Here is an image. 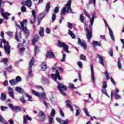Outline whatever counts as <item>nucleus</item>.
I'll return each mask as SVG.
<instances>
[{
    "label": "nucleus",
    "instance_id": "obj_52",
    "mask_svg": "<svg viewBox=\"0 0 124 124\" xmlns=\"http://www.w3.org/2000/svg\"><path fill=\"white\" fill-rule=\"evenodd\" d=\"M65 57H66V54H65L64 53H63L62 59L61 60V61L62 62H64V60H65Z\"/></svg>",
    "mask_w": 124,
    "mask_h": 124
},
{
    "label": "nucleus",
    "instance_id": "obj_14",
    "mask_svg": "<svg viewBox=\"0 0 124 124\" xmlns=\"http://www.w3.org/2000/svg\"><path fill=\"white\" fill-rule=\"evenodd\" d=\"M91 73L92 75V80L94 84H95V78H94V73L93 72V66L91 65Z\"/></svg>",
    "mask_w": 124,
    "mask_h": 124
},
{
    "label": "nucleus",
    "instance_id": "obj_46",
    "mask_svg": "<svg viewBox=\"0 0 124 124\" xmlns=\"http://www.w3.org/2000/svg\"><path fill=\"white\" fill-rule=\"evenodd\" d=\"M83 111L84 113H85V114L87 117H90V114H89V112H88V109L86 108H83Z\"/></svg>",
    "mask_w": 124,
    "mask_h": 124
},
{
    "label": "nucleus",
    "instance_id": "obj_19",
    "mask_svg": "<svg viewBox=\"0 0 124 124\" xmlns=\"http://www.w3.org/2000/svg\"><path fill=\"white\" fill-rule=\"evenodd\" d=\"M15 90L16 92H17V93H25L24 90L19 87H16Z\"/></svg>",
    "mask_w": 124,
    "mask_h": 124
},
{
    "label": "nucleus",
    "instance_id": "obj_34",
    "mask_svg": "<svg viewBox=\"0 0 124 124\" xmlns=\"http://www.w3.org/2000/svg\"><path fill=\"white\" fill-rule=\"evenodd\" d=\"M32 93H33V94H34V95H35V96H37L38 97H39V94L40 93L32 90Z\"/></svg>",
    "mask_w": 124,
    "mask_h": 124
},
{
    "label": "nucleus",
    "instance_id": "obj_1",
    "mask_svg": "<svg viewBox=\"0 0 124 124\" xmlns=\"http://www.w3.org/2000/svg\"><path fill=\"white\" fill-rule=\"evenodd\" d=\"M95 17V13L92 15V18L90 19V24L89 25V29L85 28V31L86 32V37L89 41H91V38L93 36V22H94V18Z\"/></svg>",
    "mask_w": 124,
    "mask_h": 124
},
{
    "label": "nucleus",
    "instance_id": "obj_29",
    "mask_svg": "<svg viewBox=\"0 0 124 124\" xmlns=\"http://www.w3.org/2000/svg\"><path fill=\"white\" fill-rule=\"evenodd\" d=\"M102 93L108 96V97L110 98V96H108V93H107V90H106V88H102Z\"/></svg>",
    "mask_w": 124,
    "mask_h": 124
},
{
    "label": "nucleus",
    "instance_id": "obj_54",
    "mask_svg": "<svg viewBox=\"0 0 124 124\" xmlns=\"http://www.w3.org/2000/svg\"><path fill=\"white\" fill-rule=\"evenodd\" d=\"M79 19L81 23H84V16H83V15H80Z\"/></svg>",
    "mask_w": 124,
    "mask_h": 124
},
{
    "label": "nucleus",
    "instance_id": "obj_30",
    "mask_svg": "<svg viewBox=\"0 0 124 124\" xmlns=\"http://www.w3.org/2000/svg\"><path fill=\"white\" fill-rule=\"evenodd\" d=\"M51 5L50 4V2H48L46 6V11L48 13L49 12V11L50 10V7Z\"/></svg>",
    "mask_w": 124,
    "mask_h": 124
},
{
    "label": "nucleus",
    "instance_id": "obj_12",
    "mask_svg": "<svg viewBox=\"0 0 124 124\" xmlns=\"http://www.w3.org/2000/svg\"><path fill=\"white\" fill-rule=\"evenodd\" d=\"M56 120L57 122L61 124H68V119H67L66 121L61 119V118H56Z\"/></svg>",
    "mask_w": 124,
    "mask_h": 124
},
{
    "label": "nucleus",
    "instance_id": "obj_43",
    "mask_svg": "<svg viewBox=\"0 0 124 124\" xmlns=\"http://www.w3.org/2000/svg\"><path fill=\"white\" fill-rule=\"evenodd\" d=\"M15 80L16 83H18V82H20V81H22V78H20V76H17V77H16Z\"/></svg>",
    "mask_w": 124,
    "mask_h": 124
},
{
    "label": "nucleus",
    "instance_id": "obj_4",
    "mask_svg": "<svg viewBox=\"0 0 124 124\" xmlns=\"http://www.w3.org/2000/svg\"><path fill=\"white\" fill-rule=\"evenodd\" d=\"M57 43V45L59 47V48H62V47L65 52L69 53V51H68V45H66L65 43H62L61 41L58 40Z\"/></svg>",
    "mask_w": 124,
    "mask_h": 124
},
{
    "label": "nucleus",
    "instance_id": "obj_61",
    "mask_svg": "<svg viewBox=\"0 0 124 124\" xmlns=\"http://www.w3.org/2000/svg\"><path fill=\"white\" fill-rule=\"evenodd\" d=\"M0 122L2 124H3L4 123V119H3V117L1 116V115L0 114Z\"/></svg>",
    "mask_w": 124,
    "mask_h": 124
},
{
    "label": "nucleus",
    "instance_id": "obj_11",
    "mask_svg": "<svg viewBox=\"0 0 124 124\" xmlns=\"http://www.w3.org/2000/svg\"><path fill=\"white\" fill-rule=\"evenodd\" d=\"M113 95H114L115 99H116V100H118V99H121V95H120L117 93H113V92H111V94H110L111 99L113 98Z\"/></svg>",
    "mask_w": 124,
    "mask_h": 124
},
{
    "label": "nucleus",
    "instance_id": "obj_42",
    "mask_svg": "<svg viewBox=\"0 0 124 124\" xmlns=\"http://www.w3.org/2000/svg\"><path fill=\"white\" fill-rule=\"evenodd\" d=\"M26 96L29 98L28 100L29 101H32V100L31 99H32V97H31V96L29 95V94L27 93H24Z\"/></svg>",
    "mask_w": 124,
    "mask_h": 124
},
{
    "label": "nucleus",
    "instance_id": "obj_33",
    "mask_svg": "<svg viewBox=\"0 0 124 124\" xmlns=\"http://www.w3.org/2000/svg\"><path fill=\"white\" fill-rule=\"evenodd\" d=\"M46 15V13H42L39 15L38 18H40V19H42H42L44 18V17H45Z\"/></svg>",
    "mask_w": 124,
    "mask_h": 124
},
{
    "label": "nucleus",
    "instance_id": "obj_25",
    "mask_svg": "<svg viewBox=\"0 0 124 124\" xmlns=\"http://www.w3.org/2000/svg\"><path fill=\"white\" fill-rule=\"evenodd\" d=\"M40 52V50H39V47L37 46H34V55L36 56L37 53Z\"/></svg>",
    "mask_w": 124,
    "mask_h": 124
},
{
    "label": "nucleus",
    "instance_id": "obj_21",
    "mask_svg": "<svg viewBox=\"0 0 124 124\" xmlns=\"http://www.w3.org/2000/svg\"><path fill=\"white\" fill-rule=\"evenodd\" d=\"M25 3V5H26L28 7H31L32 4V2L31 0H26Z\"/></svg>",
    "mask_w": 124,
    "mask_h": 124
},
{
    "label": "nucleus",
    "instance_id": "obj_56",
    "mask_svg": "<svg viewBox=\"0 0 124 124\" xmlns=\"http://www.w3.org/2000/svg\"><path fill=\"white\" fill-rule=\"evenodd\" d=\"M25 50H26V48L24 47L19 48V52H21V53H24V52H25Z\"/></svg>",
    "mask_w": 124,
    "mask_h": 124
},
{
    "label": "nucleus",
    "instance_id": "obj_59",
    "mask_svg": "<svg viewBox=\"0 0 124 124\" xmlns=\"http://www.w3.org/2000/svg\"><path fill=\"white\" fill-rule=\"evenodd\" d=\"M57 17V16H56V14H54L52 15V22H54L55 20H56V18Z\"/></svg>",
    "mask_w": 124,
    "mask_h": 124
},
{
    "label": "nucleus",
    "instance_id": "obj_48",
    "mask_svg": "<svg viewBox=\"0 0 124 124\" xmlns=\"http://www.w3.org/2000/svg\"><path fill=\"white\" fill-rule=\"evenodd\" d=\"M59 110H60V114L62 116V117H64V113L63 112V111L62 110V109L61 108H60Z\"/></svg>",
    "mask_w": 124,
    "mask_h": 124
},
{
    "label": "nucleus",
    "instance_id": "obj_10",
    "mask_svg": "<svg viewBox=\"0 0 124 124\" xmlns=\"http://www.w3.org/2000/svg\"><path fill=\"white\" fill-rule=\"evenodd\" d=\"M39 41V36L37 34H36L34 36L33 39L32 40V44L33 46H35V43L38 42Z\"/></svg>",
    "mask_w": 124,
    "mask_h": 124
},
{
    "label": "nucleus",
    "instance_id": "obj_13",
    "mask_svg": "<svg viewBox=\"0 0 124 124\" xmlns=\"http://www.w3.org/2000/svg\"><path fill=\"white\" fill-rule=\"evenodd\" d=\"M27 120H28V121H31V118L30 117V116H29V115H23V124H28V122H27Z\"/></svg>",
    "mask_w": 124,
    "mask_h": 124
},
{
    "label": "nucleus",
    "instance_id": "obj_9",
    "mask_svg": "<svg viewBox=\"0 0 124 124\" xmlns=\"http://www.w3.org/2000/svg\"><path fill=\"white\" fill-rule=\"evenodd\" d=\"M8 90L9 92V94L12 98H14V91L13 90V88H11V87H8Z\"/></svg>",
    "mask_w": 124,
    "mask_h": 124
},
{
    "label": "nucleus",
    "instance_id": "obj_8",
    "mask_svg": "<svg viewBox=\"0 0 124 124\" xmlns=\"http://www.w3.org/2000/svg\"><path fill=\"white\" fill-rule=\"evenodd\" d=\"M46 59H48V58H49V59H55L56 57L55 56V53L50 50L49 51H47L46 55Z\"/></svg>",
    "mask_w": 124,
    "mask_h": 124
},
{
    "label": "nucleus",
    "instance_id": "obj_64",
    "mask_svg": "<svg viewBox=\"0 0 124 124\" xmlns=\"http://www.w3.org/2000/svg\"><path fill=\"white\" fill-rule=\"evenodd\" d=\"M0 109H1V111H5V109H7V107L1 106L0 107Z\"/></svg>",
    "mask_w": 124,
    "mask_h": 124
},
{
    "label": "nucleus",
    "instance_id": "obj_18",
    "mask_svg": "<svg viewBox=\"0 0 124 124\" xmlns=\"http://www.w3.org/2000/svg\"><path fill=\"white\" fill-rule=\"evenodd\" d=\"M70 103V101H69V100H67L66 101V106H67V108H70L71 111H72V112H73V108L72 107V106H71Z\"/></svg>",
    "mask_w": 124,
    "mask_h": 124
},
{
    "label": "nucleus",
    "instance_id": "obj_44",
    "mask_svg": "<svg viewBox=\"0 0 124 124\" xmlns=\"http://www.w3.org/2000/svg\"><path fill=\"white\" fill-rule=\"evenodd\" d=\"M107 88V83H106V81H104L103 82V86L102 87V89H106Z\"/></svg>",
    "mask_w": 124,
    "mask_h": 124
},
{
    "label": "nucleus",
    "instance_id": "obj_6",
    "mask_svg": "<svg viewBox=\"0 0 124 124\" xmlns=\"http://www.w3.org/2000/svg\"><path fill=\"white\" fill-rule=\"evenodd\" d=\"M104 23L106 25V27H108L109 35L112 40H113V41H115V37L114 36V33H113V31H112V30H111V28H110V27H109L108 24H107V22H106V20H104Z\"/></svg>",
    "mask_w": 124,
    "mask_h": 124
},
{
    "label": "nucleus",
    "instance_id": "obj_40",
    "mask_svg": "<svg viewBox=\"0 0 124 124\" xmlns=\"http://www.w3.org/2000/svg\"><path fill=\"white\" fill-rule=\"evenodd\" d=\"M49 118V124H53L54 123V119L51 116H48Z\"/></svg>",
    "mask_w": 124,
    "mask_h": 124
},
{
    "label": "nucleus",
    "instance_id": "obj_20",
    "mask_svg": "<svg viewBox=\"0 0 124 124\" xmlns=\"http://www.w3.org/2000/svg\"><path fill=\"white\" fill-rule=\"evenodd\" d=\"M35 62V60H34V57H32L31 60L30 61L29 63V68H31L32 67V65L34 64V62Z\"/></svg>",
    "mask_w": 124,
    "mask_h": 124
},
{
    "label": "nucleus",
    "instance_id": "obj_63",
    "mask_svg": "<svg viewBox=\"0 0 124 124\" xmlns=\"http://www.w3.org/2000/svg\"><path fill=\"white\" fill-rule=\"evenodd\" d=\"M46 32L48 34H50V33L51 32V30H50V28H49V27L46 28Z\"/></svg>",
    "mask_w": 124,
    "mask_h": 124
},
{
    "label": "nucleus",
    "instance_id": "obj_31",
    "mask_svg": "<svg viewBox=\"0 0 124 124\" xmlns=\"http://www.w3.org/2000/svg\"><path fill=\"white\" fill-rule=\"evenodd\" d=\"M45 96H46V94L44 92L41 93H40L39 95V97H40V98H43L44 99L45 98Z\"/></svg>",
    "mask_w": 124,
    "mask_h": 124
},
{
    "label": "nucleus",
    "instance_id": "obj_28",
    "mask_svg": "<svg viewBox=\"0 0 124 124\" xmlns=\"http://www.w3.org/2000/svg\"><path fill=\"white\" fill-rule=\"evenodd\" d=\"M93 47H96V46H101V44H100V43H98V42L96 41H93Z\"/></svg>",
    "mask_w": 124,
    "mask_h": 124
},
{
    "label": "nucleus",
    "instance_id": "obj_3",
    "mask_svg": "<svg viewBox=\"0 0 124 124\" xmlns=\"http://www.w3.org/2000/svg\"><path fill=\"white\" fill-rule=\"evenodd\" d=\"M57 89L62 95L65 96L66 95V93H64V92L67 91V87L66 86L62 84V83H58L57 86Z\"/></svg>",
    "mask_w": 124,
    "mask_h": 124
},
{
    "label": "nucleus",
    "instance_id": "obj_32",
    "mask_svg": "<svg viewBox=\"0 0 124 124\" xmlns=\"http://www.w3.org/2000/svg\"><path fill=\"white\" fill-rule=\"evenodd\" d=\"M1 100L4 101L6 100V95L4 93H2L1 94Z\"/></svg>",
    "mask_w": 124,
    "mask_h": 124
},
{
    "label": "nucleus",
    "instance_id": "obj_38",
    "mask_svg": "<svg viewBox=\"0 0 124 124\" xmlns=\"http://www.w3.org/2000/svg\"><path fill=\"white\" fill-rule=\"evenodd\" d=\"M12 65H10L9 66L7 67L6 70H7V71H8V72L11 73V72H12Z\"/></svg>",
    "mask_w": 124,
    "mask_h": 124
},
{
    "label": "nucleus",
    "instance_id": "obj_58",
    "mask_svg": "<svg viewBox=\"0 0 124 124\" xmlns=\"http://www.w3.org/2000/svg\"><path fill=\"white\" fill-rule=\"evenodd\" d=\"M78 65L79 67L80 68H82L83 67V63L81 62H78Z\"/></svg>",
    "mask_w": 124,
    "mask_h": 124
},
{
    "label": "nucleus",
    "instance_id": "obj_60",
    "mask_svg": "<svg viewBox=\"0 0 124 124\" xmlns=\"http://www.w3.org/2000/svg\"><path fill=\"white\" fill-rule=\"evenodd\" d=\"M95 1L96 0H90L89 4H92L93 2L94 6H95Z\"/></svg>",
    "mask_w": 124,
    "mask_h": 124
},
{
    "label": "nucleus",
    "instance_id": "obj_39",
    "mask_svg": "<svg viewBox=\"0 0 124 124\" xmlns=\"http://www.w3.org/2000/svg\"><path fill=\"white\" fill-rule=\"evenodd\" d=\"M118 67L120 69L122 68V63H121V59L120 58L118 59Z\"/></svg>",
    "mask_w": 124,
    "mask_h": 124
},
{
    "label": "nucleus",
    "instance_id": "obj_41",
    "mask_svg": "<svg viewBox=\"0 0 124 124\" xmlns=\"http://www.w3.org/2000/svg\"><path fill=\"white\" fill-rule=\"evenodd\" d=\"M105 75L106 76V78L107 80H109L110 79V77L109 76V73H108V71H106L105 73Z\"/></svg>",
    "mask_w": 124,
    "mask_h": 124
},
{
    "label": "nucleus",
    "instance_id": "obj_27",
    "mask_svg": "<svg viewBox=\"0 0 124 124\" xmlns=\"http://www.w3.org/2000/svg\"><path fill=\"white\" fill-rule=\"evenodd\" d=\"M32 12V16L33 17V21L34 22H35V20H36V12H35V10H32L31 11Z\"/></svg>",
    "mask_w": 124,
    "mask_h": 124
},
{
    "label": "nucleus",
    "instance_id": "obj_23",
    "mask_svg": "<svg viewBox=\"0 0 124 124\" xmlns=\"http://www.w3.org/2000/svg\"><path fill=\"white\" fill-rule=\"evenodd\" d=\"M39 34L41 37L44 36V28H43V27H41V30L39 31Z\"/></svg>",
    "mask_w": 124,
    "mask_h": 124
},
{
    "label": "nucleus",
    "instance_id": "obj_62",
    "mask_svg": "<svg viewBox=\"0 0 124 124\" xmlns=\"http://www.w3.org/2000/svg\"><path fill=\"white\" fill-rule=\"evenodd\" d=\"M2 62H3L5 64H6L7 62H8V59L6 58H4L2 59Z\"/></svg>",
    "mask_w": 124,
    "mask_h": 124
},
{
    "label": "nucleus",
    "instance_id": "obj_15",
    "mask_svg": "<svg viewBox=\"0 0 124 124\" xmlns=\"http://www.w3.org/2000/svg\"><path fill=\"white\" fill-rule=\"evenodd\" d=\"M41 68L42 71H46L47 70V64H46V62H44L41 65Z\"/></svg>",
    "mask_w": 124,
    "mask_h": 124
},
{
    "label": "nucleus",
    "instance_id": "obj_51",
    "mask_svg": "<svg viewBox=\"0 0 124 124\" xmlns=\"http://www.w3.org/2000/svg\"><path fill=\"white\" fill-rule=\"evenodd\" d=\"M60 11V7H56L54 9V13H59Z\"/></svg>",
    "mask_w": 124,
    "mask_h": 124
},
{
    "label": "nucleus",
    "instance_id": "obj_35",
    "mask_svg": "<svg viewBox=\"0 0 124 124\" xmlns=\"http://www.w3.org/2000/svg\"><path fill=\"white\" fill-rule=\"evenodd\" d=\"M83 12H84L85 16H86V17H87L89 18H90L91 17L90 14H89V13H88V12L87 11V10L86 9H84L83 10Z\"/></svg>",
    "mask_w": 124,
    "mask_h": 124
},
{
    "label": "nucleus",
    "instance_id": "obj_22",
    "mask_svg": "<svg viewBox=\"0 0 124 124\" xmlns=\"http://www.w3.org/2000/svg\"><path fill=\"white\" fill-rule=\"evenodd\" d=\"M9 15H10V14L7 12H5L4 13H2L1 16H2V17L4 18V19L7 20L8 19V16H9Z\"/></svg>",
    "mask_w": 124,
    "mask_h": 124
},
{
    "label": "nucleus",
    "instance_id": "obj_26",
    "mask_svg": "<svg viewBox=\"0 0 124 124\" xmlns=\"http://www.w3.org/2000/svg\"><path fill=\"white\" fill-rule=\"evenodd\" d=\"M14 110L16 111V113H18V112H21L22 111V108L18 106H15Z\"/></svg>",
    "mask_w": 124,
    "mask_h": 124
},
{
    "label": "nucleus",
    "instance_id": "obj_24",
    "mask_svg": "<svg viewBox=\"0 0 124 124\" xmlns=\"http://www.w3.org/2000/svg\"><path fill=\"white\" fill-rule=\"evenodd\" d=\"M9 82L11 84V86H15L17 84V81H16V80L14 79H12L9 80Z\"/></svg>",
    "mask_w": 124,
    "mask_h": 124
},
{
    "label": "nucleus",
    "instance_id": "obj_55",
    "mask_svg": "<svg viewBox=\"0 0 124 124\" xmlns=\"http://www.w3.org/2000/svg\"><path fill=\"white\" fill-rule=\"evenodd\" d=\"M108 54L110 57H113L114 56V53H113V49H110L108 51Z\"/></svg>",
    "mask_w": 124,
    "mask_h": 124
},
{
    "label": "nucleus",
    "instance_id": "obj_36",
    "mask_svg": "<svg viewBox=\"0 0 124 124\" xmlns=\"http://www.w3.org/2000/svg\"><path fill=\"white\" fill-rule=\"evenodd\" d=\"M26 23H28V21L27 20V19H23L22 22H20V25L21 26V28H24V25H25V24H26Z\"/></svg>",
    "mask_w": 124,
    "mask_h": 124
},
{
    "label": "nucleus",
    "instance_id": "obj_57",
    "mask_svg": "<svg viewBox=\"0 0 124 124\" xmlns=\"http://www.w3.org/2000/svg\"><path fill=\"white\" fill-rule=\"evenodd\" d=\"M21 10L22 12H26L27 11V9L26 7L22 6L21 8Z\"/></svg>",
    "mask_w": 124,
    "mask_h": 124
},
{
    "label": "nucleus",
    "instance_id": "obj_5",
    "mask_svg": "<svg viewBox=\"0 0 124 124\" xmlns=\"http://www.w3.org/2000/svg\"><path fill=\"white\" fill-rule=\"evenodd\" d=\"M38 117L41 122H44V121L46 120V115H45V113H44V112L42 111V110H40L38 114Z\"/></svg>",
    "mask_w": 124,
    "mask_h": 124
},
{
    "label": "nucleus",
    "instance_id": "obj_47",
    "mask_svg": "<svg viewBox=\"0 0 124 124\" xmlns=\"http://www.w3.org/2000/svg\"><path fill=\"white\" fill-rule=\"evenodd\" d=\"M17 32H16V33H15V39H16V41H17V42H21V40H20L19 39V38L18 37V35L17 34Z\"/></svg>",
    "mask_w": 124,
    "mask_h": 124
},
{
    "label": "nucleus",
    "instance_id": "obj_17",
    "mask_svg": "<svg viewBox=\"0 0 124 124\" xmlns=\"http://www.w3.org/2000/svg\"><path fill=\"white\" fill-rule=\"evenodd\" d=\"M10 46H6L5 45H4V47L5 49V51L6 53L8 54L9 55L10 54Z\"/></svg>",
    "mask_w": 124,
    "mask_h": 124
},
{
    "label": "nucleus",
    "instance_id": "obj_49",
    "mask_svg": "<svg viewBox=\"0 0 124 124\" xmlns=\"http://www.w3.org/2000/svg\"><path fill=\"white\" fill-rule=\"evenodd\" d=\"M20 100L22 102V103H26V100H25V98H24V96H21L20 97Z\"/></svg>",
    "mask_w": 124,
    "mask_h": 124
},
{
    "label": "nucleus",
    "instance_id": "obj_53",
    "mask_svg": "<svg viewBox=\"0 0 124 124\" xmlns=\"http://www.w3.org/2000/svg\"><path fill=\"white\" fill-rule=\"evenodd\" d=\"M29 69L30 70L28 71V77H31V73H32V70H31V68Z\"/></svg>",
    "mask_w": 124,
    "mask_h": 124
},
{
    "label": "nucleus",
    "instance_id": "obj_2",
    "mask_svg": "<svg viewBox=\"0 0 124 124\" xmlns=\"http://www.w3.org/2000/svg\"><path fill=\"white\" fill-rule=\"evenodd\" d=\"M71 0H69L68 2L63 7L61 10V15H65V13H72V9H71Z\"/></svg>",
    "mask_w": 124,
    "mask_h": 124
},
{
    "label": "nucleus",
    "instance_id": "obj_16",
    "mask_svg": "<svg viewBox=\"0 0 124 124\" xmlns=\"http://www.w3.org/2000/svg\"><path fill=\"white\" fill-rule=\"evenodd\" d=\"M97 58L99 60V62L102 64V65H104V59H103V58L102 56H101L100 55L97 54Z\"/></svg>",
    "mask_w": 124,
    "mask_h": 124
},
{
    "label": "nucleus",
    "instance_id": "obj_7",
    "mask_svg": "<svg viewBox=\"0 0 124 124\" xmlns=\"http://www.w3.org/2000/svg\"><path fill=\"white\" fill-rule=\"evenodd\" d=\"M78 45L83 47L84 50H87V44H86V41L84 40H81V39L78 38Z\"/></svg>",
    "mask_w": 124,
    "mask_h": 124
},
{
    "label": "nucleus",
    "instance_id": "obj_50",
    "mask_svg": "<svg viewBox=\"0 0 124 124\" xmlns=\"http://www.w3.org/2000/svg\"><path fill=\"white\" fill-rule=\"evenodd\" d=\"M56 115V110H55L54 108H53L51 110V112L50 113L51 116H55Z\"/></svg>",
    "mask_w": 124,
    "mask_h": 124
},
{
    "label": "nucleus",
    "instance_id": "obj_37",
    "mask_svg": "<svg viewBox=\"0 0 124 124\" xmlns=\"http://www.w3.org/2000/svg\"><path fill=\"white\" fill-rule=\"evenodd\" d=\"M1 43H3L4 44H6L7 45V46H9V42L6 41L5 39L3 38L1 40Z\"/></svg>",
    "mask_w": 124,
    "mask_h": 124
},
{
    "label": "nucleus",
    "instance_id": "obj_45",
    "mask_svg": "<svg viewBox=\"0 0 124 124\" xmlns=\"http://www.w3.org/2000/svg\"><path fill=\"white\" fill-rule=\"evenodd\" d=\"M80 59L82 61H86V56L84 55V54H80Z\"/></svg>",
    "mask_w": 124,
    "mask_h": 124
}]
</instances>
